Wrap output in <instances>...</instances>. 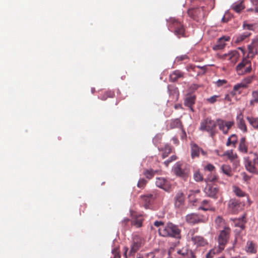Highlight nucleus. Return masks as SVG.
I'll return each mask as SVG.
<instances>
[{
	"mask_svg": "<svg viewBox=\"0 0 258 258\" xmlns=\"http://www.w3.org/2000/svg\"><path fill=\"white\" fill-rule=\"evenodd\" d=\"M181 229L178 225L169 222L164 226L161 227L158 229L160 236L165 237H172L176 239H180L181 237Z\"/></svg>",
	"mask_w": 258,
	"mask_h": 258,
	"instance_id": "nucleus-1",
	"label": "nucleus"
},
{
	"mask_svg": "<svg viewBox=\"0 0 258 258\" xmlns=\"http://www.w3.org/2000/svg\"><path fill=\"white\" fill-rule=\"evenodd\" d=\"M244 165L247 171L253 174H257L258 154L250 152L248 155L244 157Z\"/></svg>",
	"mask_w": 258,
	"mask_h": 258,
	"instance_id": "nucleus-2",
	"label": "nucleus"
},
{
	"mask_svg": "<svg viewBox=\"0 0 258 258\" xmlns=\"http://www.w3.org/2000/svg\"><path fill=\"white\" fill-rule=\"evenodd\" d=\"M216 126V121L212 119L211 117H207L201 121L199 130L208 133L210 137L213 138L217 133Z\"/></svg>",
	"mask_w": 258,
	"mask_h": 258,
	"instance_id": "nucleus-3",
	"label": "nucleus"
},
{
	"mask_svg": "<svg viewBox=\"0 0 258 258\" xmlns=\"http://www.w3.org/2000/svg\"><path fill=\"white\" fill-rule=\"evenodd\" d=\"M172 171L176 176L186 180L190 174L189 165L182 162H177L174 165Z\"/></svg>",
	"mask_w": 258,
	"mask_h": 258,
	"instance_id": "nucleus-4",
	"label": "nucleus"
},
{
	"mask_svg": "<svg viewBox=\"0 0 258 258\" xmlns=\"http://www.w3.org/2000/svg\"><path fill=\"white\" fill-rule=\"evenodd\" d=\"M168 28L178 38L184 37L185 29L182 24L175 18H170L168 21Z\"/></svg>",
	"mask_w": 258,
	"mask_h": 258,
	"instance_id": "nucleus-5",
	"label": "nucleus"
},
{
	"mask_svg": "<svg viewBox=\"0 0 258 258\" xmlns=\"http://www.w3.org/2000/svg\"><path fill=\"white\" fill-rule=\"evenodd\" d=\"M185 220L188 224L195 225L201 223H206L208 220V217L205 215L200 214L191 213L186 216Z\"/></svg>",
	"mask_w": 258,
	"mask_h": 258,
	"instance_id": "nucleus-6",
	"label": "nucleus"
},
{
	"mask_svg": "<svg viewBox=\"0 0 258 258\" xmlns=\"http://www.w3.org/2000/svg\"><path fill=\"white\" fill-rule=\"evenodd\" d=\"M144 244V239L138 235H135L133 238V242L128 255H134Z\"/></svg>",
	"mask_w": 258,
	"mask_h": 258,
	"instance_id": "nucleus-7",
	"label": "nucleus"
},
{
	"mask_svg": "<svg viewBox=\"0 0 258 258\" xmlns=\"http://www.w3.org/2000/svg\"><path fill=\"white\" fill-rule=\"evenodd\" d=\"M230 232V229L229 227H225L220 232L218 238V246L221 249L223 250L227 243L229 238Z\"/></svg>",
	"mask_w": 258,
	"mask_h": 258,
	"instance_id": "nucleus-8",
	"label": "nucleus"
},
{
	"mask_svg": "<svg viewBox=\"0 0 258 258\" xmlns=\"http://www.w3.org/2000/svg\"><path fill=\"white\" fill-rule=\"evenodd\" d=\"M217 125L219 129L224 135H227L229 131L234 126L235 122L233 120L226 121L222 119L218 118L216 120Z\"/></svg>",
	"mask_w": 258,
	"mask_h": 258,
	"instance_id": "nucleus-9",
	"label": "nucleus"
},
{
	"mask_svg": "<svg viewBox=\"0 0 258 258\" xmlns=\"http://www.w3.org/2000/svg\"><path fill=\"white\" fill-rule=\"evenodd\" d=\"M236 70L239 75L250 72L251 70V62L247 58H243L237 66Z\"/></svg>",
	"mask_w": 258,
	"mask_h": 258,
	"instance_id": "nucleus-10",
	"label": "nucleus"
},
{
	"mask_svg": "<svg viewBox=\"0 0 258 258\" xmlns=\"http://www.w3.org/2000/svg\"><path fill=\"white\" fill-rule=\"evenodd\" d=\"M188 15L194 20L198 21L205 16V12L203 7L191 8L187 11Z\"/></svg>",
	"mask_w": 258,
	"mask_h": 258,
	"instance_id": "nucleus-11",
	"label": "nucleus"
},
{
	"mask_svg": "<svg viewBox=\"0 0 258 258\" xmlns=\"http://www.w3.org/2000/svg\"><path fill=\"white\" fill-rule=\"evenodd\" d=\"M206 195L214 199L218 198L219 188L216 185H208L204 189Z\"/></svg>",
	"mask_w": 258,
	"mask_h": 258,
	"instance_id": "nucleus-12",
	"label": "nucleus"
},
{
	"mask_svg": "<svg viewBox=\"0 0 258 258\" xmlns=\"http://www.w3.org/2000/svg\"><path fill=\"white\" fill-rule=\"evenodd\" d=\"M155 198L156 195L152 194H148L141 196L142 203L146 209L150 208Z\"/></svg>",
	"mask_w": 258,
	"mask_h": 258,
	"instance_id": "nucleus-13",
	"label": "nucleus"
},
{
	"mask_svg": "<svg viewBox=\"0 0 258 258\" xmlns=\"http://www.w3.org/2000/svg\"><path fill=\"white\" fill-rule=\"evenodd\" d=\"M155 183L157 186L162 188L166 191H169L171 188L170 181L164 177L156 178Z\"/></svg>",
	"mask_w": 258,
	"mask_h": 258,
	"instance_id": "nucleus-14",
	"label": "nucleus"
},
{
	"mask_svg": "<svg viewBox=\"0 0 258 258\" xmlns=\"http://www.w3.org/2000/svg\"><path fill=\"white\" fill-rule=\"evenodd\" d=\"M185 202V196L181 190L178 191L174 197V203L176 208L182 207Z\"/></svg>",
	"mask_w": 258,
	"mask_h": 258,
	"instance_id": "nucleus-15",
	"label": "nucleus"
},
{
	"mask_svg": "<svg viewBox=\"0 0 258 258\" xmlns=\"http://www.w3.org/2000/svg\"><path fill=\"white\" fill-rule=\"evenodd\" d=\"M240 208V203L235 199H232L228 202L229 210L233 213H237Z\"/></svg>",
	"mask_w": 258,
	"mask_h": 258,
	"instance_id": "nucleus-16",
	"label": "nucleus"
},
{
	"mask_svg": "<svg viewBox=\"0 0 258 258\" xmlns=\"http://www.w3.org/2000/svg\"><path fill=\"white\" fill-rule=\"evenodd\" d=\"M236 123L239 129L244 133L247 132V126L243 119V116L242 113H239L236 117Z\"/></svg>",
	"mask_w": 258,
	"mask_h": 258,
	"instance_id": "nucleus-17",
	"label": "nucleus"
},
{
	"mask_svg": "<svg viewBox=\"0 0 258 258\" xmlns=\"http://www.w3.org/2000/svg\"><path fill=\"white\" fill-rule=\"evenodd\" d=\"M230 37L228 36H224L218 39L216 44L213 47L215 50H220L223 49L226 45L225 42L229 41Z\"/></svg>",
	"mask_w": 258,
	"mask_h": 258,
	"instance_id": "nucleus-18",
	"label": "nucleus"
},
{
	"mask_svg": "<svg viewBox=\"0 0 258 258\" xmlns=\"http://www.w3.org/2000/svg\"><path fill=\"white\" fill-rule=\"evenodd\" d=\"M239 57V53L237 50H233L223 55L224 58L230 60L232 63H235Z\"/></svg>",
	"mask_w": 258,
	"mask_h": 258,
	"instance_id": "nucleus-19",
	"label": "nucleus"
},
{
	"mask_svg": "<svg viewBox=\"0 0 258 258\" xmlns=\"http://www.w3.org/2000/svg\"><path fill=\"white\" fill-rule=\"evenodd\" d=\"M191 241L197 246H205L208 244V242L203 237L201 236H195L192 237Z\"/></svg>",
	"mask_w": 258,
	"mask_h": 258,
	"instance_id": "nucleus-20",
	"label": "nucleus"
},
{
	"mask_svg": "<svg viewBox=\"0 0 258 258\" xmlns=\"http://www.w3.org/2000/svg\"><path fill=\"white\" fill-rule=\"evenodd\" d=\"M196 96L193 95H187L185 98L184 104L189 107L191 111H194L192 106L195 103Z\"/></svg>",
	"mask_w": 258,
	"mask_h": 258,
	"instance_id": "nucleus-21",
	"label": "nucleus"
},
{
	"mask_svg": "<svg viewBox=\"0 0 258 258\" xmlns=\"http://www.w3.org/2000/svg\"><path fill=\"white\" fill-rule=\"evenodd\" d=\"M238 150L239 152L244 154L248 152V146L245 137H242L240 139L238 146Z\"/></svg>",
	"mask_w": 258,
	"mask_h": 258,
	"instance_id": "nucleus-22",
	"label": "nucleus"
},
{
	"mask_svg": "<svg viewBox=\"0 0 258 258\" xmlns=\"http://www.w3.org/2000/svg\"><path fill=\"white\" fill-rule=\"evenodd\" d=\"M169 128L170 130L175 128H181L183 126L181 120L179 118L173 119L169 121L168 122Z\"/></svg>",
	"mask_w": 258,
	"mask_h": 258,
	"instance_id": "nucleus-23",
	"label": "nucleus"
},
{
	"mask_svg": "<svg viewBox=\"0 0 258 258\" xmlns=\"http://www.w3.org/2000/svg\"><path fill=\"white\" fill-rule=\"evenodd\" d=\"M224 155L227 156L230 160L234 161L236 166L239 165V161L237 159V155L236 153H234L233 151H228L224 154Z\"/></svg>",
	"mask_w": 258,
	"mask_h": 258,
	"instance_id": "nucleus-24",
	"label": "nucleus"
},
{
	"mask_svg": "<svg viewBox=\"0 0 258 258\" xmlns=\"http://www.w3.org/2000/svg\"><path fill=\"white\" fill-rule=\"evenodd\" d=\"M183 73L179 70H175L170 75V80L174 82L177 81L179 78L183 77Z\"/></svg>",
	"mask_w": 258,
	"mask_h": 258,
	"instance_id": "nucleus-25",
	"label": "nucleus"
},
{
	"mask_svg": "<svg viewBox=\"0 0 258 258\" xmlns=\"http://www.w3.org/2000/svg\"><path fill=\"white\" fill-rule=\"evenodd\" d=\"M245 250L247 252L250 253H255L256 252V247L255 244L251 241H248L245 246Z\"/></svg>",
	"mask_w": 258,
	"mask_h": 258,
	"instance_id": "nucleus-26",
	"label": "nucleus"
},
{
	"mask_svg": "<svg viewBox=\"0 0 258 258\" xmlns=\"http://www.w3.org/2000/svg\"><path fill=\"white\" fill-rule=\"evenodd\" d=\"M258 103V90L253 91L251 92V99L249 101V107H253Z\"/></svg>",
	"mask_w": 258,
	"mask_h": 258,
	"instance_id": "nucleus-27",
	"label": "nucleus"
},
{
	"mask_svg": "<svg viewBox=\"0 0 258 258\" xmlns=\"http://www.w3.org/2000/svg\"><path fill=\"white\" fill-rule=\"evenodd\" d=\"M202 206H200L199 209L200 210H203L204 211H213L214 209L212 208L210 201L204 200L202 203Z\"/></svg>",
	"mask_w": 258,
	"mask_h": 258,
	"instance_id": "nucleus-28",
	"label": "nucleus"
},
{
	"mask_svg": "<svg viewBox=\"0 0 258 258\" xmlns=\"http://www.w3.org/2000/svg\"><path fill=\"white\" fill-rule=\"evenodd\" d=\"M201 148L196 144L191 145V156L192 158L198 157L200 155Z\"/></svg>",
	"mask_w": 258,
	"mask_h": 258,
	"instance_id": "nucleus-29",
	"label": "nucleus"
},
{
	"mask_svg": "<svg viewBox=\"0 0 258 258\" xmlns=\"http://www.w3.org/2000/svg\"><path fill=\"white\" fill-rule=\"evenodd\" d=\"M237 142V136L235 134H232L228 138L226 145L227 146H230L232 145L233 147L235 148L236 147Z\"/></svg>",
	"mask_w": 258,
	"mask_h": 258,
	"instance_id": "nucleus-30",
	"label": "nucleus"
},
{
	"mask_svg": "<svg viewBox=\"0 0 258 258\" xmlns=\"http://www.w3.org/2000/svg\"><path fill=\"white\" fill-rule=\"evenodd\" d=\"M158 172V170H154L152 169H145L143 172V174L148 179L150 180L152 179Z\"/></svg>",
	"mask_w": 258,
	"mask_h": 258,
	"instance_id": "nucleus-31",
	"label": "nucleus"
},
{
	"mask_svg": "<svg viewBox=\"0 0 258 258\" xmlns=\"http://www.w3.org/2000/svg\"><path fill=\"white\" fill-rule=\"evenodd\" d=\"M143 220L144 219L142 216L139 215L136 217V218L132 220V224L137 228H140L142 226Z\"/></svg>",
	"mask_w": 258,
	"mask_h": 258,
	"instance_id": "nucleus-32",
	"label": "nucleus"
},
{
	"mask_svg": "<svg viewBox=\"0 0 258 258\" xmlns=\"http://www.w3.org/2000/svg\"><path fill=\"white\" fill-rule=\"evenodd\" d=\"M223 249H221L219 247H215L211 249L206 255V258H213L214 256L217 253L221 252Z\"/></svg>",
	"mask_w": 258,
	"mask_h": 258,
	"instance_id": "nucleus-33",
	"label": "nucleus"
},
{
	"mask_svg": "<svg viewBox=\"0 0 258 258\" xmlns=\"http://www.w3.org/2000/svg\"><path fill=\"white\" fill-rule=\"evenodd\" d=\"M221 169L224 174H226L229 177L232 176V169L230 165L224 164L221 166Z\"/></svg>",
	"mask_w": 258,
	"mask_h": 258,
	"instance_id": "nucleus-34",
	"label": "nucleus"
},
{
	"mask_svg": "<svg viewBox=\"0 0 258 258\" xmlns=\"http://www.w3.org/2000/svg\"><path fill=\"white\" fill-rule=\"evenodd\" d=\"M246 119L253 127L258 128V117L247 116Z\"/></svg>",
	"mask_w": 258,
	"mask_h": 258,
	"instance_id": "nucleus-35",
	"label": "nucleus"
},
{
	"mask_svg": "<svg viewBox=\"0 0 258 258\" xmlns=\"http://www.w3.org/2000/svg\"><path fill=\"white\" fill-rule=\"evenodd\" d=\"M114 96V93L112 91H107L102 94L99 98L103 101L106 100L108 98H113Z\"/></svg>",
	"mask_w": 258,
	"mask_h": 258,
	"instance_id": "nucleus-36",
	"label": "nucleus"
},
{
	"mask_svg": "<svg viewBox=\"0 0 258 258\" xmlns=\"http://www.w3.org/2000/svg\"><path fill=\"white\" fill-rule=\"evenodd\" d=\"M231 9L237 13H239L244 9L243 2H241L238 4H234L231 6Z\"/></svg>",
	"mask_w": 258,
	"mask_h": 258,
	"instance_id": "nucleus-37",
	"label": "nucleus"
},
{
	"mask_svg": "<svg viewBox=\"0 0 258 258\" xmlns=\"http://www.w3.org/2000/svg\"><path fill=\"white\" fill-rule=\"evenodd\" d=\"M250 34V32L248 31L244 32L243 34L237 37L235 42L237 43L243 41L245 39L249 37Z\"/></svg>",
	"mask_w": 258,
	"mask_h": 258,
	"instance_id": "nucleus-38",
	"label": "nucleus"
},
{
	"mask_svg": "<svg viewBox=\"0 0 258 258\" xmlns=\"http://www.w3.org/2000/svg\"><path fill=\"white\" fill-rule=\"evenodd\" d=\"M177 253L185 257H186L187 255H188V254H192V251L189 250L186 247H183L182 249L178 250Z\"/></svg>",
	"mask_w": 258,
	"mask_h": 258,
	"instance_id": "nucleus-39",
	"label": "nucleus"
},
{
	"mask_svg": "<svg viewBox=\"0 0 258 258\" xmlns=\"http://www.w3.org/2000/svg\"><path fill=\"white\" fill-rule=\"evenodd\" d=\"M233 190L237 197H243L246 196L245 192L242 191L238 186H233Z\"/></svg>",
	"mask_w": 258,
	"mask_h": 258,
	"instance_id": "nucleus-40",
	"label": "nucleus"
},
{
	"mask_svg": "<svg viewBox=\"0 0 258 258\" xmlns=\"http://www.w3.org/2000/svg\"><path fill=\"white\" fill-rule=\"evenodd\" d=\"M168 92H169V94L170 95H175L177 96H178L179 95L177 88H176L173 86L168 85Z\"/></svg>",
	"mask_w": 258,
	"mask_h": 258,
	"instance_id": "nucleus-41",
	"label": "nucleus"
},
{
	"mask_svg": "<svg viewBox=\"0 0 258 258\" xmlns=\"http://www.w3.org/2000/svg\"><path fill=\"white\" fill-rule=\"evenodd\" d=\"M241 88H246V85H244L242 82L235 85L233 87V90L231 92L232 95L236 94V92L238 91Z\"/></svg>",
	"mask_w": 258,
	"mask_h": 258,
	"instance_id": "nucleus-42",
	"label": "nucleus"
},
{
	"mask_svg": "<svg viewBox=\"0 0 258 258\" xmlns=\"http://www.w3.org/2000/svg\"><path fill=\"white\" fill-rule=\"evenodd\" d=\"M164 152L162 154L163 158H165L168 156L172 152V148L168 145H166L164 147Z\"/></svg>",
	"mask_w": 258,
	"mask_h": 258,
	"instance_id": "nucleus-43",
	"label": "nucleus"
},
{
	"mask_svg": "<svg viewBox=\"0 0 258 258\" xmlns=\"http://www.w3.org/2000/svg\"><path fill=\"white\" fill-rule=\"evenodd\" d=\"M257 43V41L255 42L253 41V42L248 45V50H249V54H254L256 52V48H255V45Z\"/></svg>",
	"mask_w": 258,
	"mask_h": 258,
	"instance_id": "nucleus-44",
	"label": "nucleus"
},
{
	"mask_svg": "<svg viewBox=\"0 0 258 258\" xmlns=\"http://www.w3.org/2000/svg\"><path fill=\"white\" fill-rule=\"evenodd\" d=\"M194 178L197 182H200L203 180V175L199 171H197L194 173Z\"/></svg>",
	"mask_w": 258,
	"mask_h": 258,
	"instance_id": "nucleus-45",
	"label": "nucleus"
},
{
	"mask_svg": "<svg viewBox=\"0 0 258 258\" xmlns=\"http://www.w3.org/2000/svg\"><path fill=\"white\" fill-rule=\"evenodd\" d=\"M254 78V76L247 77L243 80L242 83H243L244 85H246V88H247L248 85L251 83Z\"/></svg>",
	"mask_w": 258,
	"mask_h": 258,
	"instance_id": "nucleus-46",
	"label": "nucleus"
},
{
	"mask_svg": "<svg viewBox=\"0 0 258 258\" xmlns=\"http://www.w3.org/2000/svg\"><path fill=\"white\" fill-rule=\"evenodd\" d=\"M148 181L145 178H140L138 182L137 186L141 188H144L147 184Z\"/></svg>",
	"mask_w": 258,
	"mask_h": 258,
	"instance_id": "nucleus-47",
	"label": "nucleus"
},
{
	"mask_svg": "<svg viewBox=\"0 0 258 258\" xmlns=\"http://www.w3.org/2000/svg\"><path fill=\"white\" fill-rule=\"evenodd\" d=\"M219 97L220 96L219 95H214L210 98H207L206 101L209 103L214 104L218 100V99Z\"/></svg>",
	"mask_w": 258,
	"mask_h": 258,
	"instance_id": "nucleus-48",
	"label": "nucleus"
},
{
	"mask_svg": "<svg viewBox=\"0 0 258 258\" xmlns=\"http://www.w3.org/2000/svg\"><path fill=\"white\" fill-rule=\"evenodd\" d=\"M243 218H242L241 220H239L235 223L236 226L240 227L242 230L244 229L245 228L244 224L245 221H244Z\"/></svg>",
	"mask_w": 258,
	"mask_h": 258,
	"instance_id": "nucleus-49",
	"label": "nucleus"
},
{
	"mask_svg": "<svg viewBox=\"0 0 258 258\" xmlns=\"http://www.w3.org/2000/svg\"><path fill=\"white\" fill-rule=\"evenodd\" d=\"M176 159L177 156L176 155H172L167 160L165 161L164 164L165 165L166 167H168L169 163L174 161H175Z\"/></svg>",
	"mask_w": 258,
	"mask_h": 258,
	"instance_id": "nucleus-50",
	"label": "nucleus"
},
{
	"mask_svg": "<svg viewBox=\"0 0 258 258\" xmlns=\"http://www.w3.org/2000/svg\"><path fill=\"white\" fill-rule=\"evenodd\" d=\"M112 254L113 255V257H111L110 258H120V255L117 248H114L112 250Z\"/></svg>",
	"mask_w": 258,
	"mask_h": 258,
	"instance_id": "nucleus-51",
	"label": "nucleus"
},
{
	"mask_svg": "<svg viewBox=\"0 0 258 258\" xmlns=\"http://www.w3.org/2000/svg\"><path fill=\"white\" fill-rule=\"evenodd\" d=\"M203 67H201L200 66H196L195 65H193V64H188L186 66V70L188 71V72H190V71H194V72H195L196 71V69L197 68H201V69H202Z\"/></svg>",
	"mask_w": 258,
	"mask_h": 258,
	"instance_id": "nucleus-52",
	"label": "nucleus"
},
{
	"mask_svg": "<svg viewBox=\"0 0 258 258\" xmlns=\"http://www.w3.org/2000/svg\"><path fill=\"white\" fill-rule=\"evenodd\" d=\"M215 168L214 166L211 164H208L207 165H206L205 167V169L209 171H213L215 170Z\"/></svg>",
	"mask_w": 258,
	"mask_h": 258,
	"instance_id": "nucleus-53",
	"label": "nucleus"
},
{
	"mask_svg": "<svg viewBox=\"0 0 258 258\" xmlns=\"http://www.w3.org/2000/svg\"><path fill=\"white\" fill-rule=\"evenodd\" d=\"M227 82V81L225 80H218L216 82V85L218 87H220L226 84Z\"/></svg>",
	"mask_w": 258,
	"mask_h": 258,
	"instance_id": "nucleus-54",
	"label": "nucleus"
},
{
	"mask_svg": "<svg viewBox=\"0 0 258 258\" xmlns=\"http://www.w3.org/2000/svg\"><path fill=\"white\" fill-rule=\"evenodd\" d=\"M243 27L245 30H253V25L252 24H247L246 23H244L243 25Z\"/></svg>",
	"mask_w": 258,
	"mask_h": 258,
	"instance_id": "nucleus-55",
	"label": "nucleus"
},
{
	"mask_svg": "<svg viewBox=\"0 0 258 258\" xmlns=\"http://www.w3.org/2000/svg\"><path fill=\"white\" fill-rule=\"evenodd\" d=\"M188 57L187 55H182L181 56L176 57L177 61H182L186 59H188Z\"/></svg>",
	"mask_w": 258,
	"mask_h": 258,
	"instance_id": "nucleus-56",
	"label": "nucleus"
},
{
	"mask_svg": "<svg viewBox=\"0 0 258 258\" xmlns=\"http://www.w3.org/2000/svg\"><path fill=\"white\" fill-rule=\"evenodd\" d=\"M154 225L156 227H160L159 228H160L161 227H162V226H164L165 225H164V223L163 222L158 221H156L154 222Z\"/></svg>",
	"mask_w": 258,
	"mask_h": 258,
	"instance_id": "nucleus-57",
	"label": "nucleus"
},
{
	"mask_svg": "<svg viewBox=\"0 0 258 258\" xmlns=\"http://www.w3.org/2000/svg\"><path fill=\"white\" fill-rule=\"evenodd\" d=\"M251 2L255 7V12L258 13V0H251Z\"/></svg>",
	"mask_w": 258,
	"mask_h": 258,
	"instance_id": "nucleus-58",
	"label": "nucleus"
},
{
	"mask_svg": "<svg viewBox=\"0 0 258 258\" xmlns=\"http://www.w3.org/2000/svg\"><path fill=\"white\" fill-rule=\"evenodd\" d=\"M243 179L244 181H248L250 179V177L245 172L242 173Z\"/></svg>",
	"mask_w": 258,
	"mask_h": 258,
	"instance_id": "nucleus-59",
	"label": "nucleus"
},
{
	"mask_svg": "<svg viewBox=\"0 0 258 258\" xmlns=\"http://www.w3.org/2000/svg\"><path fill=\"white\" fill-rule=\"evenodd\" d=\"M217 177L216 175H213L212 177H209V180L210 181H215L217 180Z\"/></svg>",
	"mask_w": 258,
	"mask_h": 258,
	"instance_id": "nucleus-60",
	"label": "nucleus"
},
{
	"mask_svg": "<svg viewBox=\"0 0 258 258\" xmlns=\"http://www.w3.org/2000/svg\"><path fill=\"white\" fill-rule=\"evenodd\" d=\"M223 219L220 217H218L216 219V222L217 223H221L223 221Z\"/></svg>",
	"mask_w": 258,
	"mask_h": 258,
	"instance_id": "nucleus-61",
	"label": "nucleus"
},
{
	"mask_svg": "<svg viewBox=\"0 0 258 258\" xmlns=\"http://www.w3.org/2000/svg\"><path fill=\"white\" fill-rule=\"evenodd\" d=\"M172 141H173V143L177 145L179 143V141L176 137H173L172 138Z\"/></svg>",
	"mask_w": 258,
	"mask_h": 258,
	"instance_id": "nucleus-62",
	"label": "nucleus"
},
{
	"mask_svg": "<svg viewBox=\"0 0 258 258\" xmlns=\"http://www.w3.org/2000/svg\"><path fill=\"white\" fill-rule=\"evenodd\" d=\"M198 88H199V86L197 84H193L190 87V88L194 90L198 89Z\"/></svg>",
	"mask_w": 258,
	"mask_h": 258,
	"instance_id": "nucleus-63",
	"label": "nucleus"
},
{
	"mask_svg": "<svg viewBox=\"0 0 258 258\" xmlns=\"http://www.w3.org/2000/svg\"><path fill=\"white\" fill-rule=\"evenodd\" d=\"M192 254H188V255H187L186 258H196V255H195L194 253L192 251Z\"/></svg>",
	"mask_w": 258,
	"mask_h": 258,
	"instance_id": "nucleus-64",
	"label": "nucleus"
}]
</instances>
